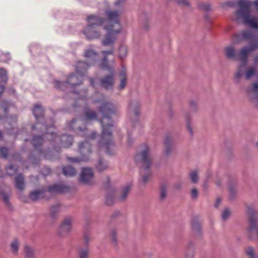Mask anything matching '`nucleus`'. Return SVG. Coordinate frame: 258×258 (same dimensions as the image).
<instances>
[{"mask_svg": "<svg viewBox=\"0 0 258 258\" xmlns=\"http://www.w3.org/2000/svg\"><path fill=\"white\" fill-rule=\"evenodd\" d=\"M44 110L40 104H36L33 109V113L35 117L37 122L32 127V130H38V133L41 135H34L31 143L36 149L42 145L44 141V137L51 142H53L64 148H68L72 145L73 139L71 136L63 134L59 137L54 134V127L53 124L48 125L45 123L39 122V119L42 117Z\"/></svg>", "mask_w": 258, "mask_h": 258, "instance_id": "1", "label": "nucleus"}, {"mask_svg": "<svg viewBox=\"0 0 258 258\" xmlns=\"http://www.w3.org/2000/svg\"><path fill=\"white\" fill-rule=\"evenodd\" d=\"M99 111L102 115L100 120L102 133L98 143V148L100 150H105L107 154L112 155L114 153L116 146L112 138V130L115 124L111 116H118V108L111 103L106 102L99 107Z\"/></svg>", "mask_w": 258, "mask_h": 258, "instance_id": "2", "label": "nucleus"}, {"mask_svg": "<svg viewBox=\"0 0 258 258\" xmlns=\"http://www.w3.org/2000/svg\"><path fill=\"white\" fill-rule=\"evenodd\" d=\"M89 65L83 61H78L76 66V73L70 74L67 78L66 82H60L55 80V87L59 90L64 91L73 92L78 95H80V98L85 97L87 93L86 90H83L79 92L75 89L82 83L83 77L89 68Z\"/></svg>", "mask_w": 258, "mask_h": 258, "instance_id": "3", "label": "nucleus"}, {"mask_svg": "<svg viewBox=\"0 0 258 258\" xmlns=\"http://www.w3.org/2000/svg\"><path fill=\"white\" fill-rule=\"evenodd\" d=\"M235 39L240 41L243 40L250 41V45L249 47H244L240 51L238 59L241 64L238 67L234 79L235 81L238 82L243 74V70L247 63L248 54L258 48V36L254 35L251 30L244 31L234 35Z\"/></svg>", "mask_w": 258, "mask_h": 258, "instance_id": "4", "label": "nucleus"}, {"mask_svg": "<svg viewBox=\"0 0 258 258\" xmlns=\"http://www.w3.org/2000/svg\"><path fill=\"white\" fill-rule=\"evenodd\" d=\"M120 12L118 10L108 9L105 11L106 20H103L104 28L107 33L102 41V44L105 46H110L115 42L118 35L121 31V26L120 22L119 16Z\"/></svg>", "mask_w": 258, "mask_h": 258, "instance_id": "5", "label": "nucleus"}, {"mask_svg": "<svg viewBox=\"0 0 258 258\" xmlns=\"http://www.w3.org/2000/svg\"><path fill=\"white\" fill-rule=\"evenodd\" d=\"M237 4L239 9L235 13L234 20L242 21L246 26L258 30V18L251 16L249 11L252 5H254L258 10V1L251 2L247 0H239Z\"/></svg>", "mask_w": 258, "mask_h": 258, "instance_id": "6", "label": "nucleus"}, {"mask_svg": "<svg viewBox=\"0 0 258 258\" xmlns=\"http://www.w3.org/2000/svg\"><path fill=\"white\" fill-rule=\"evenodd\" d=\"M135 161L137 163L141 164L140 174L142 176V181L145 183L151 176L150 167L152 161L150 155V149L147 145H144L143 150L137 154Z\"/></svg>", "mask_w": 258, "mask_h": 258, "instance_id": "7", "label": "nucleus"}, {"mask_svg": "<svg viewBox=\"0 0 258 258\" xmlns=\"http://www.w3.org/2000/svg\"><path fill=\"white\" fill-rule=\"evenodd\" d=\"M97 119L96 113L91 109L86 108L85 109L84 116L79 119H73L68 123L67 127L77 132L81 136H85L87 135V129L86 127L82 128L79 126L80 122L85 123L88 121Z\"/></svg>", "mask_w": 258, "mask_h": 258, "instance_id": "8", "label": "nucleus"}, {"mask_svg": "<svg viewBox=\"0 0 258 258\" xmlns=\"http://www.w3.org/2000/svg\"><path fill=\"white\" fill-rule=\"evenodd\" d=\"M87 25L83 29V33L89 40L98 38L100 36V32L96 28L103 24V20L97 15H91L87 17Z\"/></svg>", "mask_w": 258, "mask_h": 258, "instance_id": "9", "label": "nucleus"}, {"mask_svg": "<svg viewBox=\"0 0 258 258\" xmlns=\"http://www.w3.org/2000/svg\"><path fill=\"white\" fill-rule=\"evenodd\" d=\"M246 211L248 215V221L249 224L248 232L251 236L254 235L255 236V238L258 240V227H257L258 214L255 211L252 206H248L247 207Z\"/></svg>", "mask_w": 258, "mask_h": 258, "instance_id": "10", "label": "nucleus"}, {"mask_svg": "<svg viewBox=\"0 0 258 258\" xmlns=\"http://www.w3.org/2000/svg\"><path fill=\"white\" fill-rule=\"evenodd\" d=\"M79 152L81 155L80 158L68 157V160L72 163H79L80 162H86L89 161L87 155L91 153V145L88 141H86L80 144L79 146Z\"/></svg>", "mask_w": 258, "mask_h": 258, "instance_id": "11", "label": "nucleus"}, {"mask_svg": "<svg viewBox=\"0 0 258 258\" xmlns=\"http://www.w3.org/2000/svg\"><path fill=\"white\" fill-rule=\"evenodd\" d=\"M127 114L134 127L138 123L139 117V104L137 101H132L127 109Z\"/></svg>", "mask_w": 258, "mask_h": 258, "instance_id": "12", "label": "nucleus"}, {"mask_svg": "<svg viewBox=\"0 0 258 258\" xmlns=\"http://www.w3.org/2000/svg\"><path fill=\"white\" fill-rule=\"evenodd\" d=\"M102 54L104 55V57L100 63V68L104 71H108L110 72H113L114 67L109 65L107 59L108 55H111L112 58H114V49H111L108 51H102Z\"/></svg>", "mask_w": 258, "mask_h": 258, "instance_id": "13", "label": "nucleus"}, {"mask_svg": "<svg viewBox=\"0 0 258 258\" xmlns=\"http://www.w3.org/2000/svg\"><path fill=\"white\" fill-rule=\"evenodd\" d=\"M94 178V173L90 168H83L80 175V181L86 184H91Z\"/></svg>", "mask_w": 258, "mask_h": 258, "instance_id": "14", "label": "nucleus"}, {"mask_svg": "<svg viewBox=\"0 0 258 258\" xmlns=\"http://www.w3.org/2000/svg\"><path fill=\"white\" fill-rule=\"evenodd\" d=\"M72 219L71 217L66 218L59 226L58 233L62 236L69 234L72 229Z\"/></svg>", "mask_w": 258, "mask_h": 258, "instance_id": "15", "label": "nucleus"}, {"mask_svg": "<svg viewBox=\"0 0 258 258\" xmlns=\"http://www.w3.org/2000/svg\"><path fill=\"white\" fill-rule=\"evenodd\" d=\"M70 187L63 184H55L48 187V191L50 194H62L67 192Z\"/></svg>", "mask_w": 258, "mask_h": 258, "instance_id": "16", "label": "nucleus"}, {"mask_svg": "<svg viewBox=\"0 0 258 258\" xmlns=\"http://www.w3.org/2000/svg\"><path fill=\"white\" fill-rule=\"evenodd\" d=\"M100 83L101 86L106 89L112 88L114 83L113 75L105 76L100 80Z\"/></svg>", "mask_w": 258, "mask_h": 258, "instance_id": "17", "label": "nucleus"}, {"mask_svg": "<svg viewBox=\"0 0 258 258\" xmlns=\"http://www.w3.org/2000/svg\"><path fill=\"white\" fill-rule=\"evenodd\" d=\"M225 54L229 59H236L237 57L236 49L233 46H228L225 48Z\"/></svg>", "mask_w": 258, "mask_h": 258, "instance_id": "18", "label": "nucleus"}, {"mask_svg": "<svg viewBox=\"0 0 258 258\" xmlns=\"http://www.w3.org/2000/svg\"><path fill=\"white\" fill-rule=\"evenodd\" d=\"M9 103L6 101L0 100V119L5 117L7 115Z\"/></svg>", "mask_w": 258, "mask_h": 258, "instance_id": "19", "label": "nucleus"}, {"mask_svg": "<svg viewBox=\"0 0 258 258\" xmlns=\"http://www.w3.org/2000/svg\"><path fill=\"white\" fill-rule=\"evenodd\" d=\"M164 145V154L167 156L170 153L172 149L171 140L170 137L169 135H166L165 137Z\"/></svg>", "mask_w": 258, "mask_h": 258, "instance_id": "20", "label": "nucleus"}, {"mask_svg": "<svg viewBox=\"0 0 258 258\" xmlns=\"http://www.w3.org/2000/svg\"><path fill=\"white\" fill-rule=\"evenodd\" d=\"M84 56L90 59L92 62L89 64V66L93 63V62L97 58V53L92 48L88 49L86 50ZM88 64V63H87Z\"/></svg>", "mask_w": 258, "mask_h": 258, "instance_id": "21", "label": "nucleus"}, {"mask_svg": "<svg viewBox=\"0 0 258 258\" xmlns=\"http://www.w3.org/2000/svg\"><path fill=\"white\" fill-rule=\"evenodd\" d=\"M16 187L19 190H23L24 188V178L22 174H19L15 178Z\"/></svg>", "mask_w": 258, "mask_h": 258, "instance_id": "22", "label": "nucleus"}, {"mask_svg": "<svg viewBox=\"0 0 258 258\" xmlns=\"http://www.w3.org/2000/svg\"><path fill=\"white\" fill-rule=\"evenodd\" d=\"M45 190H35L30 194V198L33 200H37L43 198L44 196Z\"/></svg>", "mask_w": 258, "mask_h": 258, "instance_id": "23", "label": "nucleus"}, {"mask_svg": "<svg viewBox=\"0 0 258 258\" xmlns=\"http://www.w3.org/2000/svg\"><path fill=\"white\" fill-rule=\"evenodd\" d=\"M195 248L194 244L192 242H189L187 245L185 251L186 258H192L194 255Z\"/></svg>", "mask_w": 258, "mask_h": 258, "instance_id": "24", "label": "nucleus"}, {"mask_svg": "<svg viewBox=\"0 0 258 258\" xmlns=\"http://www.w3.org/2000/svg\"><path fill=\"white\" fill-rule=\"evenodd\" d=\"M119 77L120 80V83L118 86L119 89H122L125 87L126 84V75L124 71H121L120 72Z\"/></svg>", "mask_w": 258, "mask_h": 258, "instance_id": "25", "label": "nucleus"}, {"mask_svg": "<svg viewBox=\"0 0 258 258\" xmlns=\"http://www.w3.org/2000/svg\"><path fill=\"white\" fill-rule=\"evenodd\" d=\"M63 174L66 176H72L76 174V171L71 166H67L62 168Z\"/></svg>", "mask_w": 258, "mask_h": 258, "instance_id": "26", "label": "nucleus"}, {"mask_svg": "<svg viewBox=\"0 0 258 258\" xmlns=\"http://www.w3.org/2000/svg\"><path fill=\"white\" fill-rule=\"evenodd\" d=\"M11 251L13 254H17L19 248V242L18 239L13 240L10 245Z\"/></svg>", "mask_w": 258, "mask_h": 258, "instance_id": "27", "label": "nucleus"}, {"mask_svg": "<svg viewBox=\"0 0 258 258\" xmlns=\"http://www.w3.org/2000/svg\"><path fill=\"white\" fill-rule=\"evenodd\" d=\"M127 49L126 46L123 45H120L118 49V56L121 60L123 59L127 55Z\"/></svg>", "mask_w": 258, "mask_h": 258, "instance_id": "28", "label": "nucleus"}, {"mask_svg": "<svg viewBox=\"0 0 258 258\" xmlns=\"http://www.w3.org/2000/svg\"><path fill=\"white\" fill-rule=\"evenodd\" d=\"M255 75L258 77V75L256 73L255 68L254 67L248 68L245 73V78L246 79H249L252 76Z\"/></svg>", "mask_w": 258, "mask_h": 258, "instance_id": "29", "label": "nucleus"}, {"mask_svg": "<svg viewBox=\"0 0 258 258\" xmlns=\"http://www.w3.org/2000/svg\"><path fill=\"white\" fill-rule=\"evenodd\" d=\"M5 169L7 171V174L10 176L16 174L18 170V167L13 165L7 166L5 167Z\"/></svg>", "mask_w": 258, "mask_h": 258, "instance_id": "30", "label": "nucleus"}, {"mask_svg": "<svg viewBox=\"0 0 258 258\" xmlns=\"http://www.w3.org/2000/svg\"><path fill=\"white\" fill-rule=\"evenodd\" d=\"M108 167V164L107 162L102 159L99 160L96 166L97 170L99 171H101L105 170V169L107 168Z\"/></svg>", "mask_w": 258, "mask_h": 258, "instance_id": "31", "label": "nucleus"}, {"mask_svg": "<svg viewBox=\"0 0 258 258\" xmlns=\"http://www.w3.org/2000/svg\"><path fill=\"white\" fill-rule=\"evenodd\" d=\"M24 253L26 258H34V250L28 245L25 246Z\"/></svg>", "mask_w": 258, "mask_h": 258, "instance_id": "32", "label": "nucleus"}, {"mask_svg": "<svg viewBox=\"0 0 258 258\" xmlns=\"http://www.w3.org/2000/svg\"><path fill=\"white\" fill-rule=\"evenodd\" d=\"M247 92L258 98V82L253 84L252 87L248 89Z\"/></svg>", "mask_w": 258, "mask_h": 258, "instance_id": "33", "label": "nucleus"}, {"mask_svg": "<svg viewBox=\"0 0 258 258\" xmlns=\"http://www.w3.org/2000/svg\"><path fill=\"white\" fill-rule=\"evenodd\" d=\"M78 253L79 258H87L89 254L88 247L86 246L84 248H79Z\"/></svg>", "mask_w": 258, "mask_h": 258, "instance_id": "34", "label": "nucleus"}, {"mask_svg": "<svg viewBox=\"0 0 258 258\" xmlns=\"http://www.w3.org/2000/svg\"><path fill=\"white\" fill-rule=\"evenodd\" d=\"M10 197V194L6 193L3 191H0V200L3 201L7 205H8L9 204Z\"/></svg>", "mask_w": 258, "mask_h": 258, "instance_id": "35", "label": "nucleus"}, {"mask_svg": "<svg viewBox=\"0 0 258 258\" xmlns=\"http://www.w3.org/2000/svg\"><path fill=\"white\" fill-rule=\"evenodd\" d=\"M130 189V187L128 185H127V186L124 187L122 189L121 195L120 196V200L123 201L126 199L127 195L128 193L129 192Z\"/></svg>", "mask_w": 258, "mask_h": 258, "instance_id": "36", "label": "nucleus"}, {"mask_svg": "<svg viewBox=\"0 0 258 258\" xmlns=\"http://www.w3.org/2000/svg\"><path fill=\"white\" fill-rule=\"evenodd\" d=\"M11 57L9 53H5L0 51V60L7 62L10 60Z\"/></svg>", "mask_w": 258, "mask_h": 258, "instance_id": "37", "label": "nucleus"}, {"mask_svg": "<svg viewBox=\"0 0 258 258\" xmlns=\"http://www.w3.org/2000/svg\"><path fill=\"white\" fill-rule=\"evenodd\" d=\"M0 79L2 82H7L8 80L7 73L5 70L0 68Z\"/></svg>", "mask_w": 258, "mask_h": 258, "instance_id": "38", "label": "nucleus"}, {"mask_svg": "<svg viewBox=\"0 0 258 258\" xmlns=\"http://www.w3.org/2000/svg\"><path fill=\"white\" fill-rule=\"evenodd\" d=\"M189 177L192 182L196 183L199 179L198 173L197 171H193L189 174Z\"/></svg>", "mask_w": 258, "mask_h": 258, "instance_id": "39", "label": "nucleus"}, {"mask_svg": "<svg viewBox=\"0 0 258 258\" xmlns=\"http://www.w3.org/2000/svg\"><path fill=\"white\" fill-rule=\"evenodd\" d=\"M245 252L249 258H258V256L254 255L253 249L251 247H248Z\"/></svg>", "mask_w": 258, "mask_h": 258, "instance_id": "40", "label": "nucleus"}, {"mask_svg": "<svg viewBox=\"0 0 258 258\" xmlns=\"http://www.w3.org/2000/svg\"><path fill=\"white\" fill-rule=\"evenodd\" d=\"M9 153V150L7 148L2 147L0 148V157L6 158Z\"/></svg>", "mask_w": 258, "mask_h": 258, "instance_id": "41", "label": "nucleus"}, {"mask_svg": "<svg viewBox=\"0 0 258 258\" xmlns=\"http://www.w3.org/2000/svg\"><path fill=\"white\" fill-rule=\"evenodd\" d=\"M230 215V211L228 208H226L222 213V218L224 220H226L228 219Z\"/></svg>", "mask_w": 258, "mask_h": 258, "instance_id": "42", "label": "nucleus"}, {"mask_svg": "<svg viewBox=\"0 0 258 258\" xmlns=\"http://www.w3.org/2000/svg\"><path fill=\"white\" fill-rule=\"evenodd\" d=\"M199 6L201 9L206 11H209L211 9V6L208 3H201Z\"/></svg>", "mask_w": 258, "mask_h": 258, "instance_id": "43", "label": "nucleus"}, {"mask_svg": "<svg viewBox=\"0 0 258 258\" xmlns=\"http://www.w3.org/2000/svg\"><path fill=\"white\" fill-rule=\"evenodd\" d=\"M126 1V0H116L114 3V6L117 8H121L125 5Z\"/></svg>", "mask_w": 258, "mask_h": 258, "instance_id": "44", "label": "nucleus"}, {"mask_svg": "<svg viewBox=\"0 0 258 258\" xmlns=\"http://www.w3.org/2000/svg\"><path fill=\"white\" fill-rule=\"evenodd\" d=\"M166 195V187L165 185H162L160 189V198L164 199Z\"/></svg>", "mask_w": 258, "mask_h": 258, "instance_id": "45", "label": "nucleus"}, {"mask_svg": "<svg viewBox=\"0 0 258 258\" xmlns=\"http://www.w3.org/2000/svg\"><path fill=\"white\" fill-rule=\"evenodd\" d=\"M113 196L112 195H108L106 197L105 203L107 205H110L113 203Z\"/></svg>", "mask_w": 258, "mask_h": 258, "instance_id": "46", "label": "nucleus"}, {"mask_svg": "<svg viewBox=\"0 0 258 258\" xmlns=\"http://www.w3.org/2000/svg\"><path fill=\"white\" fill-rule=\"evenodd\" d=\"M59 206L58 205H54L50 208V212L51 214L53 216L59 210Z\"/></svg>", "mask_w": 258, "mask_h": 258, "instance_id": "47", "label": "nucleus"}, {"mask_svg": "<svg viewBox=\"0 0 258 258\" xmlns=\"http://www.w3.org/2000/svg\"><path fill=\"white\" fill-rule=\"evenodd\" d=\"M176 2L178 4L181 6H189V3L187 0H177Z\"/></svg>", "mask_w": 258, "mask_h": 258, "instance_id": "48", "label": "nucleus"}, {"mask_svg": "<svg viewBox=\"0 0 258 258\" xmlns=\"http://www.w3.org/2000/svg\"><path fill=\"white\" fill-rule=\"evenodd\" d=\"M198 190L195 188L192 189L191 190V196L192 198L196 199L198 197Z\"/></svg>", "mask_w": 258, "mask_h": 258, "instance_id": "49", "label": "nucleus"}, {"mask_svg": "<svg viewBox=\"0 0 258 258\" xmlns=\"http://www.w3.org/2000/svg\"><path fill=\"white\" fill-rule=\"evenodd\" d=\"M186 122H187V128L188 130V131L189 132L190 134L191 135H192L193 133H192V128H191V125L190 124V122H189V120L188 118H187Z\"/></svg>", "mask_w": 258, "mask_h": 258, "instance_id": "50", "label": "nucleus"}, {"mask_svg": "<svg viewBox=\"0 0 258 258\" xmlns=\"http://www.w3.org/2000/svg\"><path fill=\"white\" fill-rule=\"evenodd\" d=\"M111 236L112 240L115 243L116 242V239L115 238V233L114 231H112L111 232Z\"/></svg>", "mask_w": 258, "mask_h": 258, "instance_id": "51", "label": "nucleus"}, {"mask_svg": "<svg viewBox=\"0 0 258 258\" xmlns=\"http://www.w3.org/2000/svg\"><path fill=\"white\" fill-rule=\"evenodd\" d=\"M96 134H97L96 132H95V131L92 132L91 134V135L90 136V139H94V138H95V137L96 136Z\"/></svg>", "mask_w": 258, "mask_h": 258, "instance_id": "52", "label": "nucleus"}, {"mask_svg": "<svg viewBox=\"0 0 258 258\" xmlns=\"http://www.w3.org/2000/svg\"><path fill=\"white\" fill-rule=\"evenodd\" d=\"M5 87L3 85H0V95L4 91Z\"/></svg>", "mask_w": 258, "mask_h": 258, "instance_id": "53", "label": "nucleus"}, {"mask_svg": "<svg viewBox=\"0 0 258 258\" xmlns=\"http://www.w3.org/2000/svg\"><path fill=\"white\" fill-rule=\"evenodd\" d=\"M84 238H85V243L87 245L88 244V243H89V237H88V236L85 235Z\"/></svg>", "mask_w": 258, "mask_h": 258, "instance_id": "54", "label": "nucleus"}, {"mask_svg": "<svg viewBox=\"0 0 258 258\" xmlns=\"http://www.w3.org/2000/svg\"><path fill=\"white\" fill-rule=\"evenodd\" d=\"M254 62L255 64H257L258 63V55L254 57Z\"/></svg>", "mask_w": 258, "mask_h": 258, "instance_id": "55", "label": "nucleus"}, {"mask_svg": "<svg viewBox=\"0 0 258 258\" xmlns=\"http://www.w3.org/2000/svg\"><path fill=\"white\" fill-rule=\"evenodd\" d=\"M90 81L91 85L92 87H95L94 83V80L92 78H90Z\"/></svg>", "mask_w": 258, "mask_h": 258, "instance_id": "56", "label": "nucleus"}, {"mask_svg": "<svg viewBox=\"0 0 258 258\" xmlns=\"http://www.w3.org/2000/svg\"><path fill=\"white\" fill-rule=\"evenodd\" d=\"M11 120H12V121L14 122V123H15L16 122V117H12L11 118Z\"/></svg>", "mask_w": 258, "mask_h": 258, "instance_id": "57", "label": "nucleus"}, {"mask_svg": "<svg viewBox=\"0 0 258 258\" xmlns=\"http://www.w3.org/2000/svg\"><path fill=\"white\" fill-rule=\"evenodd\" d=\"M190 105L192 106H196V102L194 101H190Z\"/></svg>", "mask_w": 258, "mask_h": 258, "instance_id": "58", "label": "nucleus"}, {"mask_svg": "<svg viewBox=\"0 0 258 258\" xmlns=\"http://www.w3.org/2000/svg\"><path fill=\"white\" fill-rule=\"evenodd\" d=\"M127 143H128V145L131 144V143L130 142V135H128V141H127Z\"/></svg>", "mask_w": 258, "mask_h": 258, "instance_id": "59", "label": "nucleus"}, {"mask_svg": "<svg viewBox=\"0 0 258 258\" xmlns=\"http://www.w3.org/2000/svg\"><path fill=\"white\" fill-rule=\"evenodd\" d=\"M219 203V201H217V203L215 204V207H217L218 206V203Z\"/></svg>", "mask_w": 258, "mask_h": 258, "instance_id": "60", "label": "nucleus"}, {"mask_svg": "<svg viewBox=\"0 0 258 258\" xmlns=\"http://www.w3.org/2000/svg\"><path fill=\"white\" fill-rule=\"evenodd\" d=\"M2 138V133L1 131H0V140Z\"/></svg>", "mask_w": 258, "mask_h": 258, "instance_id": "61", "label": "nucleus"}, {"mask_svg": "<svg viewBox=\"0 0 258 258\" xmlns=\"http://www.w3.org/2000/svg\"><path fill=\"white\" fill-rule=\"evenodd\" d=\"M94 101V102H101V100H95Z\"/></svg>", "mask_w": 258, "mask_h": 258, "instance_id": "62", "label": "nucleus"}, {"mask_svg": "<svg viewBox=\"0 0 258 258\" xmlns=\"http://www.w3.org/2000/svg\"><path fill=\"white\" fill-rule=\"evenodd\" d=\"M38 152L40 153V154H43V152H42V150H39Z\"/></svg>", "mask_w": 258, "mask_h": 258, "instance_id": "63", "label": "nucleus"}, {"mask_svg": "<svg viewBox=\"0 0 258 258\" xmlns=\"http://www.w3.org/2000/svg\"><path fill=\"white\" fill-rule=\"evenodd\" d=\"M256 145L257 147H258V142L256 143Z\"/></svg>", "mask_w": 258, "mask_h": 258, "instance_id": "64", "label": "nucleus"}]
</instances>
